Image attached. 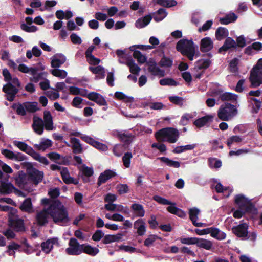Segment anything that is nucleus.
<instances>
[{
	"instance_id": "34",
	"label": "nucleus",
	"mask_w": 262,
	"mask_h": 262,
	"mask_svg": "<svg viewBox=\"0 0 262 262\" xmlns=\"http://www.w3.org/2000/svg\"><path fill=\"white\" fill-rule=\"evenodd\" d=\"M82 173L84 176L82 177V180L84 183H87L89 182V178L93 176L94 174V171L93 168L89 167L88 166H83L82 169Z\"/></svg>"
},
{
	"instance_id": "33",
	"label": "nucleus",
	"mask_w": 262,
	"mask_h": 262,
	"mask_svg": "<svg viewBox=\"0 0 262 262\" xmlns=\"http://www.w3.org/2000/svg\"><path fill=\"white\" fill-rule=\"evenodd\" d=\"M211 236L217 240H223L225 239L226 234L219 228L213 227Z\"/></svg>"
},
{
	"instance_id": "39",
	"label": "nucleus",
	"mask_w": 262,
	"mask_h": 262,
	"mask_svg": "<svg viewBox=\"0 0 262 262\" xmlns=\"http://www.w3.org/2000/svg\"><path fill=\"white\" fill-rule=\"evenodd\" d=\"M12 108L16 110V113L20 116H25L26 114V110L24 103L23 104H13L12 106Z\"/></svg>"
},
{
	"instance_id": "28",
	"label": "nucleus",
	"mask_w": 262,
	"mask_h": 262,
	"mask_svg": "<svg viewBox=\"0 0 262 262\" xmlns=\"http://www.w3.org/2000/svg\"><path fill=\"white\" fill-rule=\"evenodd\" d=\"M234 201L235 203L238 206L239 208L242 209L249 203V200L243 194H239L235 195Z\"/></svg>"
},
{
	"instance_id": "18",
	"label": "nucleus",
	"mask_w": 262,
	"mask_h": 262,
	"mask_svg": "<svg viewBox=\"0 0 262 262\" xmlns=\"http://www.w3.org/2000/svg\"><path fill=\"white\" fill-rule=\"evenodd\" d=\"M146 224L143 219H139L136 221L134 224V228L137 229V234L139 236H143L145 234L146 229Z\"/></svg>"
},
{
	"instance_id": "8",
	"label": "nucleus",
	"mask_w": 262,
	"mask_h": 262,
	"mask_svg": "<svg viewBox=\"0 0 262 262\" xmlns=\"http://www.w3.org/2000/svg\"><path fill=\"white\" fill-rule=\"evenodd\" d=\"M69 247L66 249L69 255H79L82 253L83 244H80L75 238H71L69 242Z\"/></svg>"
},
{
	"instance_id": "19",
	"label": "nucleus",
	"mask_w": 262,
	"mask_h": 262,
	"mask_svg": "<svg viewBox=\"0 0 262 262\" xmlns=\"http://www.w3.org/2000/svg\"><path fill=\"white\" fill-rule=\"evenodd\" d=\"M213 116L212 115H207L201 118H198L194 122V124L198 128H201L208 123L211 122L213 119Z\"/></svg>"
},
{
	"instance_id": "24",
	"label": "nucleus",
	"mask_w": 262,
	"mask_h": 262,
	"mask_svg": "<svg viewBox=\"0 0 262 262\" xmlns=\"http://www.w3.org/2000/svg\"><path fill=\"white\" fill-rule=\"evenodd\" d=\"M196 242V245L198 247L207 250H210L213 246L212 242L207 239L198 237Z\"/></svg>"
},
{
	"instance_id": "59",
	"label": "nucleus",
	"mask_w": 262,
	"mask_h": 262,
	"mask_svg": "<svg viewBox=\"0 0 262 262\" xmlns=\"http://www.w3.org/2000/svg\"><path fill=\"white\" fill-rule=\"evenodd\" d=\"M42 250L46 253L48 254L50 252L51 250L53 249V246L49 244V241L42 242L41 244Z\"/></svg>"
},
{
	"instance_id": "17",
	"label": "nucleus",
	"mask_w": 262,
	"mask_h": 262,
	"mask_svg": "<svg viewBox=\"0 0 262 262\" xmlns=\"http://www.w3.org/2000/svg\"><path fill=\"white\" fill-rule=\"evenodd\" d=\"M14 145L17 147L20 150L31 156L35 150L32 147L29 146L25 142L15 140L13 142Z\"/></svg>"
},
{
	"instance_id": "43",
	"label": "nucleus",
	"mask_w": 262,
	"mask_h": 262,
	"mask_svg": "<svg viewBox=\"0 0 262 262\" xmlns=\"http://www.w3.org/2000/svg\"><path fill=\"white\" fill-rule=\"evenodd\" d=\"M133 57L136 59L138 62L140 64L144 63L147 60L146 57L143 55L141 52L138 50H135L133 53Z\"/></svg>"
},
{
	"instance_id": "54",
	"label": "nucleus",
	"mask_w": 262,
	"mask_h": 262,
	"mask_svg": "<svg viewBox=\"0 0 262 262\" xmlns=\"http://www.w3.org/2000/svg\"><path fill=\"white\" fill-rule=\"evenodd\" d=\"M200 210L196 208H190L189 211V218L190 220L193 222L195 220H197L198 219V215L199 214Z\"/></svg>"
},
{
	"instance_id": "26",
	"label": "nucleus",
	"mask_w": 262,
	"mask_h": 262,
	"mask_svg": "<svg viewBox=\"0 0 262 262\" xmlns=\"http://www.w3.org/2000/svg\"><path fill=\"white\" fill-rule=\"evenodd\" d=\"M237 19V16L233 12L226 14L225 17L220 19V22L223 25H228L234 23Z\"/></svg>"
},
{
	"instance_id": "15",
	"label": "nucleus",
	"mask_w": 262,
	"mask_h": 262,
	"mask_svg": "<svg viewBox=\"0 0 262 262\" xmlns=\"http://www.w3.org/2000/svg\"><path fill=\"white\" fill-rule=\"evenodd\" d=\"M43 124L47 130H52L54 129L53 117L51 112L49 111L43 112Z\"/></svg>"
},
{
	"instance_id": "35",
	"label": "nucleus",
	"mask_w": 262,
	"mask_h": 262,
	"mask_svg": "<svg viewBox=\"0 0 262 262\" xmlns=\"http://www.w3.org/2000/svg\"><path fill=\"white\" fill-rule=\"evenodd\" d=\"M20 209L23 211L27 212H31L32 209V204L31 198H28L26 199L20 206Z\"/></svg>"
},
{
	"instance_id": "7",
	"label": "nucleus",
	"mask_w": 262,
	"mask_h": 262,
	"mask_svg": "<svg viewBox=\"0 0 262 262\" xmlns=\"http://www.w3.org/2000/svg\"><path fill=\"white\" fill-rule=\"evenodd\" d=\"M237 113L236 106L229 103L222 105L217 111L219 118L223 121H229Z\"/></svg>"
},
{
	"instance_id": "60",
	"label": "nucleus",
	"mask_w": 262,
	"mask_h": 262,
	"mask_svg": "<svg viewBox=\"0 0 262 262\" xmlns=\"http://www.w3.org/2000/svg\"><path fill=\"white\" fill-rule=\"evenodd\" d=\"M1 153L7 159L14 160L15 153L13 151L7 149H4L2 150Z\"/></svg>"
},
{
	"instance_id": "14",
	"label": "nucleus",
	"mask_w": 262,
	"mask_h": 262,
	"mask_svg": "<svg viewBox=\"0 0 262 262\" xmlns=\"http://www.w3.org/2000/svg\"><path fill=\"white\" fill-rule=\"evenodd\" d=\"M117 173L113 170L111 169L105 170L104 172L101 173L98 177L97 181L98 187L106 183L111 178L115 177Z\"/></svg>"
},
{
	"instance_id": "6",
	"label": "nucleus",
	"mask_w": 262,
	"mask_h": 262,
	"mask_svg": "<svg viewBox=\"0 0 262 262\" xmlns=\"http://www.w3.org/2000/svg\"><path fill=\"white\" fill-rule=\"evenodd\" d=\"M249 79L251 88H257L262 84V58L258 60L250 71Z\"/></svg>"
},
{
	"instance_id": "16",
	"label": "nucleus",
	"mask_w": 262,
	"mask_h": 262,
	"mask_svg": "<svg viewBox=\"0 0 262 262\" xmlns=\"http://www.w3.org/2000/svg\"><path fill=\"white\" fill-rule=\"evenodd\" d=\"M213 48V43L209 37L203 38L200 42V50L202 52H207Z\"/></svg>"
},
{
	"instance_id": "58",
	"label": "nucleus",
	"mask_w": 262,
	"mask_h": 262,
	"mask_svg": "<svg viewBox=\"0 0 262 262\" xmlns=\"http://www.w3.org/2000/svg\"><path fill=\"white\" fill-rule=\"evenodd\" d=\"M244 212L254 213L256 211L254 205L249 200V203L246 204L242 209Z\"/></svg>"
},
{
	"instance_id": "45",
	"label": "nucleus",
	"mask_w": 262,
	"mask_h": 262,
	"mask_svg": "<svg viewBox=\"0 0 262 262\" xmlns=\"http://www.w3.org/2000/svg\"><path fill=\"white\" fill-rule=\"evenodd\" d=\"M172 59L164 56L159 62V65L161 67L170 68L172 66Z\"/></svg>"
},
{
	"instance_id": "63",
	"label": "nucleus",
	"mask_w": 262,
	"mask_h": 262,
	"mask_svg": "<svg viewBox=\"0 0 262 262\" xmlns=\"http://www.w3.org/2000/svg\"><path fill=\"white\" fill-rule=\"evenodd\" d=\"M104 233L101 230H97L93 234L92 239L95 242H98L104 236Z\"/></svg>"
},
{
	"instance_id": "11",
	"label": "nucleus",
	"mask_w": 262,
	"mask_h": 262,
	"mask_svg": "<svg viewBox=\"0 0 262 262\" xmlns=\"http://www.w3.org/2000/svg\"><path fill=\"white\" fill-rule=\"evenodd\" d=\"M13 191H14L15 192L21 193V192L16 188L11 183H7L4 181H1L0 194L2 195L9 194Z\"/></svg>"
},
{
	"instance_id": "29",
	"label": "nucleus",
	"mask_w": 262,
	"mask_h": 262,
	"mask_svg": "<svg viewBox=\"0 0 262 262\" xmlns=\"http://www.w3.org/2000/svg\"><path fill=\"white\" fill-rule=\"evenodd\" d=\"M215 35L216 39L220 41L228 36L229 31L226 28L220 27L216 30Z\"/></svg>"
},
{
	"instance_id": "40",
	"label": "nucleus",
	"mask_w": 262,
	"mask_h": 262,
	"mask_svg": "<svg viewBox=\"0 0 262 262\" xmlns=\"http://www.w3.org/2000/svg\"><path fill=\"white\" fill-rule=\"evenodd\" d=\"M211 64V61L208 59H202L196 62L198 69L199 70L206 69Z\"/></svg>"
},
{
	"instance_id": "36",
	"label": "nucleus",
	"mask_w": 262,
	"mask_h": 262,
	"mask_svg": "<svg viewBox=\"0 0 262 262\" xmlns=\"http://www.w3.org/2000/svg\"><path fill=\"white\" fill-rule=\"evenodd\" d=\"M167 15L166 11L164 8H160L155 14L154 19L156 22L162 21Z\"/></svg>"
},
{
	"instance_id": "46",
	"label": "nucleus",
	"mask_w": 262,
	"mask_h": 262,
	"mask_svg": "<svg viewBox=\"0 0 262 262\" xmlns=\"http://www.w3.org/2000/svg\"><path fill=\"white\" fill-rule=\"evenodd\" d=\"M31 157L34 160L38 161L45 165H48L49 164V161L45 157L41 156L39 154L36 152L35 151L33 152Z\"/></svg>"
},
{
	"instance_id": "37",
	"label": "nucleus",
	"mask_w": 262,
	"mask_h": 262,
	"mask_svg": "<svg viewBox=\"0 0 262 262\" xmlns=\"http://www.w3.org/2000/svg\"><path fill=\"white\" fill-rule=\"evenodd\" d=\"M26 111L29 113H35L39 110L36 102H26L24 103Z\"/></svg>"
},
{
	"instance_id": "47",
	"label": "nucleus",
	"mask_w": 262,
	"mask_h": 262,
	"mask_svg": "<svg viewBox=\"0 0 262 262\" xmlns=\"http://www.w3.org/2000/svg\"><path fill=\"white\" fill-rule=\"evenodd\" d=\"M220 97L222 101L236 100V95L229 92H225L222 94L220 95Z\"/></svg>"
},
{
	"instance_id": "56",
	"label": "nucleus",
	"mask_w": 262,
	"mask_h": 262,
	"mask_svg": "<svg viewBox=\"0 0 262 262\" xmlns=\"http://www.w3.org/2000/svg\"><path fill=\"white\" fill-rule=\"evenodd\" d=\"M238 59L236 58H234L232 59L229 64V67L230 69V71L233 73L236 72L238 71Z\"/></svg>"
},
{
	"instance_id": "31",
	"label": "nucleus",
	"mask_w": 262,
	"mask_h": 262,
	"mask_svg": "<svg viewBox=\"0 0 262 262\" xmlns=\"http://www.w3.org/2000/svg\"><path fill=\"white\" fill-rule=\"evenodd\" d=\"M58 56L59 57V58H56L55 56L53 59L52 60L51 67L52 68H59L66 61V58L63 55L59 54Z\"/></svg>"
},
{
	"instance_id": "38",
	"label": "nucleus",
	"mask_w": 262,
	"mask_h": 262,
	"mask_svg": "<svg viewBox=\"0 0 262 262\" xmlns=\"http://www.w3.org/2000/svg\"><path fill=\"white\" fill-rule=\"evenodd\" d=\"M156 3L161 6L167 8L174 7L178 4L176 0H157Z\"/></svg>"
},
{
	"instance_id": "41",
	"label": "nucleus",
	"mask_w": 262,
	"mask_h": 262,
	"mask_svg": "<svg viewBox=\"0 0 262 262\" xmlns=\"http://www.w3.org/2000/svg\"><path fill=\"white\" fill-rule=\"evenodd\" d=\"M50 73L54 76L61 79L65 78L67 76V72L64 70L55 69L51 70Z\"/></svg>"
},
{
	"instance_id": "3",
	"label": "nucleus",
	"mask_w": 262,
	"mask_h": 262,
	"mask_svg": "<svg viewBox=\"0 0 262 262\" xmlns=\"http://www.w3.org/2000/svg\"><path fill=\"white\" fill-rule=\"evenodd\" d=\"M179 132L176 128L166 127L162 128L155 133V138L158 141H167L170 143H176L179 137Z\"/></svg>"
},
{
	"instance_id": "51",
	"label": "nucleus",
	"mask_w": 262,
	"mask_h": 262,
	"mask_svg": "<svg viewBox=\"0 0 262 262\" xmlns=\"http://www.w3.org/2000/svg\"><path fill=\"white\" fill-rule=\"evenodd\" d=\"M20 29L23 31L28 33L35 32L38 30V28L36 26L34 25L29 26L25 23L20 25Z\"/></svg>"
},
{
	"instance_id": "21",
	"label": "nucleus",
	"mask_w": 262,
	"mask_h": 262,
	"mask_svg": "<svg viewBox=\"0 0 262 262\" xmlns=\"http://www.w3.org/2000/svg\"><path fill=\"white\" fill-rule=\"evenodd\" d=\"M235 49V41L231 37H228L225 39L223 45L219 48V53H221L222 52H226L229 49Z\"/></svg>"
},
{
	"instance_id": "44",
	"label": "nucleus",
	"mask_w": 262,
	"mask_h": 262,
	"mask_svg": "<svg viewBox=\"0 0 262 262\" xmlns=\"http://www.w3.org/2000/svg\"><path fill=\"white\" fill-rule=\"evenodd\" d=\"M198 237H181L179 238V241L182 244L185 245H195L197 243Z\"/></svg>"
},
{
	"instance_id": "23",
	"label": "nucleus",
	"mask_w": 262,
	"mask_h": 262,
	"mask_svg": "<svg viewBox=\"0 0 262 262\" xmlns=\"http://www.w3.org/2000/svg\"><path fill=\"white\" fill-rule=\"evenodd\" d=\"M70 143L72 144V152L73 154H78L82 152V145L78 139L72 137L70 138Z\"/></svg>"
},
{
	"instance_id": "53",
	"label": "nucleus",
	"mask_w": 262,
	"mask_h": 262,
	"mask_svg": "<svg viewBox=\"0 0 262 262\" xmlns=\"http://www.w3.org/2000/svg\"><path fill=\"white\" fill-rule=\"evenodd\" d=\"M132 158V154L130 152H127L125 153L122 157V161L124 166L126 168H128L130 164V160Z\"/></svg>"
},
{
	"instance_id": "50",
	"label": "nucleus",
	"mask_w": 262,
	"mask_h": 262,
	"mask_svg": "<svg viewBox=\"0 0 262 262\" xmlns=\"http://www.w3.org/2000/svg\"><path fill=\"white\" fill-rule=\"evenodd\" d=\"M60 174L63 182L66 184H68V182L70 180V179L72 177H70L68 168L63 167L60 171Z\"/></svg>"
},
{
	"instance_id": "9",
	"label": "nucleus",
	"mask_w": 262,
	"mask_h": 262,
	"mask_svg": "<svg viewBox=\"0 0 262 262\" xmlns=\"http://www.w3.org/2000/svg\"><path fill=\"white\" fill-rule=\"evenodd\" d=\"M249 226L246 223L239 224L237 226H234L232 228V232L237 237L244 239L248 235V229Z\"/></svg>"
},
{
	"instance_id": "5",
	"label": "nucleus",
	"mask_w": 262,
	"mask_h": 262,
	"mask_svg": "<svg viewBox=\"0 0 262 262\" xmlns=\"http://www.w3.org/2000/svg\"><path fill=\"white\" fill-rule=\"evenodd\" d=\"M23 168L26 169L28 180L36 185L40 183L43 178V172L34 168L31 163L24 162L21 163Z\"/></svg>"
},
{
	"instance_id": "48",
	"label": "nucleus",
	"mask_w": 262,
	"mask_h": 262,
	"mask_svg": "<svg viewBox=\"0 0 262 262\" xmlns=\"http://www.w3.org/2000/svg\"><path fill=\"white\" fill-rule=\"evenodd\" d=\"M89 69L93 73L95 74H100L102 76V78H104L105 77L104 69L102 66H98L96 67H90Z\"/></svg>"
},
{
	"instance_id": "42",
	"label": "nucleus",
	"mask_w": 262,
	"mask_h": 262,
	"mask_svg": "<svg viewBox=\"0 0 262 262\" xmlns=\"http://www.w3.org/2000/svg\"><path fill=\"white\" fill-rule=\"evenodd\" d=\"M159 83L161 85L177 86L179 83L171 78H163L159 81Z\"/></svg>"
},
{
	"instance_id": "25",
	"label": "nucleus",
	"mask_w": 262,
	"mask_h": 262,
	"mask_svg": "<svg viewBox=\"0 0 262 262\" xmlns=\"http://www.w3.org/2000/svg\"><path fill=\"white\" fill-rule=\"evenodd\" d=\"M52 142L49 139H42V141L39 144H35L34 147L39 150L45 151L52 146Z\"/></svg>"
},
{
	"instance_id": "22",
	"label": "nucleus",
	"mask_w": 262,
	"mask_h": 262,
	"mask_svg": "<svg viewBox=\"0 0 262 262\" xmlns=\"http://www.w3.org/2000/svg\"><path fill=\"white\" fill-rule=\"evenodd\" d=\"M149 67L148 71L154 76H159V77H163L165 75V71L160 69L157 67L156 63L155 61L150 62L148 63Z\"/></svg>"
},
{
	"instance_id": "57",
	"label": "nucleus",
	"mask_w": 262,
	"mask_h": 262,
	"mask_svg": "<svg viewBox=\"0 0 262 262\" xmlns=\"http://www.w3.org/2000/svg\"><path fill=\"white\" fill-rule=\"evenodd\" d=\"M246 39L243 35H240L236 38V41H235V48L238 47L243 48L246 46Z\"/></svg>"
},
{
	"instance_id": "20",
	"label": "nucleus",
	"mask_w": 262,
	"mask_h": 262,
	"mask_svg": "<svg viewBox=\"0 0 262 262\" xmlns=\"http://www.w3.org/2000/svg\"><path fill=\"white\" fill-rule=\"evenodd\" d=\"M23 171L18 172L17 176L15 177L16 184L20 188L25 187L27 184L28 176Z\"/></svg>"
},
{
	"instance_id": "49",
	"label": "nucleus",
	"mask_w": 262,
	"mask_h": 262,
	"mask_svg": "<svg viewBox=\"0 0 262 262\" xmlns=\"http://www.w3.org/2000/svg\"><path fill=\"white\" fill-rule=\"evenodd\" d=\"M153 200L161 205H175V203H173L166 199L157 195L153 196Z\"/></svg>"
},
{
	"instance_id": "52",
	"label": "nucleus",
	"mask_w": 262,
	"mask_h": 262,
	"mask_svg": "<svg viewBox=\"0 0 262 262\" xmlns=\"http://www.w3.org/2000/svg\"><path fill=\"white\" fill-rule=\"evenodd\" d=\"M169 100L173 104L180 106H182L183 105L184 99L179 96H169L168 97Z\"/></svg>"
},
{
	"instance_id": "10",
	"label": "nucleus",
	"mask_w": 262,
	"mask_h": 262,
	"mask_svg": "<svg viewBox=\"0 0 262 262\" xmlns=\"http://www.w3.org/2000/svg\"><path fill=\"white\" fill-rule=\"evenodd\" d=\"M3 91L7 95V100L11 102L14 100L15 96L18 92V89L11 82H8L3 86Z\"/></svg>"
},
{
	"instance_id": "32",
	"label": "nucleus",
	"mask_w": 262,
	"mask_h": 262,
	"mask_svg": "<svg viewBox=\"0 0 262 262\" xmlns=\"http://www.w3.org/2000/svg\"><path fill=\"white\" fill-rule=\"evenodd\" d=\"M131 208L137 214V216L143 217L144 216L145 211L142 205L138 203H134L131 206Z\"/></svg>"
},
{
	"instance_id": "4",
	"label": "nucleus",
	"mask_w": 262,
	"mask_h": 262,
	"mask_svg": "<svg viewBox=\"0 0 262 262\" xmlns=\"http://www.w3.org/2000/svg\"><path fill=\"white\" fill-rule=\"evenodd\" d=\"M179 132L176 128L166 127L162 128L155 133V138L158 141H167L170 143H176L179 137Z\"/></svg>"
},
{
	"instance_id": "2",
	"label": "nucleus",
	"mask_w": 262,
	"mask_h": 262,
	"mask_svg": "<svg viewBox=\"0 0 262 262\" xmlns=\"http://www.w3.org/2000/svg\"><path fill=\"white\" fill-rule=\"evenodd\" d=\"M197 49L198 47L194 45L192 39H180L176 45L177 50L191 61L193 60Z\"/></svg>"
},
{
	"instance_id": "27",
	"label": "nucleus",
	"mask_w": 262,
	"mask_h": 262,
	"mask_svg": "<svg viewBox=\"0 0 262 262\" xmlns=\"http://www.w3.org/2000/svg\"><path fill=\"white\" fill-rule=\"evenodd\" d=\"M83 246L82 253L83 252L86 254L94 256L96 255L99 252V250L98 248L93 247L90 245L83 244Z\"/></svg>"
},
{
	"instance_id": "12",
	"label": "nucleus",
	"mask_w": 262,
	"mask_h": 262,
	"mask_svg": "<svg viewBox=\"0 0 262 262\" xmlns=\"http://www.w3.org/2000/svg\"><path fill=\"white\" fill-rule=\"evenodd\" d=\"M45 125L43 120L37 116H34L33 118V123L32 127L34 132L39 135L43 134Z\"/></svg>"
},
{
	"instance_id": "64",
	"label": "nucleus",
	"mask_w": 262,
	"mask_h": 262,
	"mask_svg": "<svg viewBox=\"0 0 262 262\" xmlns=\"http://www.w3.org/2000/svg\"><path fill=\"white\" fill-rule=\"evenodd\" d=\"M85 57L90 64L98 65L100 62V60L95 57L93 55H89L88 56H85Z\"/></svg>"
},
{
	"instance_id": "61",
	"label": "nucleus",
	"mask_w": 262,
	"mask_h": 262,
	"mask_svg": "<svg viewBox=\"0 0 262 262\" xmlns=\"http://www.w3.org/2000/svg\"><path fill=\"white\" fill-rule=\"evenodd\" d=\"M120 140L126 144H128L131 141V138L132 137L131 134H126L125 133L120 134L118 135Z\"/></svg>"
},
{
	"instance_id": "62",
	"label": "nucleus",
	"mask_w": 262,
	"mask_h": 262,
	"mask_svg": "<svg viewBox=\"0 0 262 262\" xmlns=\"http://www.w3.org/2000/svg\"><path fill=\"white\" fill-rule=\"evenodd\" d=\"M117 189L119 194L126 193L129 191V188L127 184H119L117 186Z\"/></svg>"
},
{
	"instance_id": "55",
	"label": "nucleus",
	"mask_w": 262,
	"mask_h": 262,
	"mask_svg": "<svg viewBox=\"0 0 262 262\" xmlns=\"http://www.w3.org/2000/svg\"><path fill=\"white\" fill-rule=\"evenodd\" d=\"M242 141V138L237 135L232 136L229 138L227 141V144L229 147H230L233 143H239Z\"/></svg>"
},
{
	"instance_id": "13",
	"label": "nucleus",
	"mask_w": 262,
	"mask_h": 262,
	"mask_svg": "<svg viewBox=\"0 0 262 262\" xmlns=\"http://www.w3.org/2000/svg\"><path fill=\"white\" fill-rule=\"evenodd\" d=\"M9 225L17 232L25 231L24 220L21 219H10L9 220Z\"/></svg>"
},
{
	"instance_id": "1",
	"label": "nucleus",
	"mask_w": 262,
	"mask_h": 262,
	"mask_svg": "<svg viewBox=\"0 0 262 262\" xmlns=\"http://www.w3.org/2000/svg\"><path fill=\"white\" fill-rule=\"evenodd\" d=\"M41 202L43 206L48 207H44L37 212L35 219L38 226H43L48 224L49 215L56 224L67 223L69 221L68 211L59 200L43 198Z\"/></svg>"
},
{
	"instance_id": "30",
	"label": "nucleus",
	"mask_w": 262,
	"mask_h": 262,
	"mask_svg": "<svg viewBox=\"0 0 262 262\" xmlns=\"http://www.w3.org/2000/svg\"><path fill=\"white\" fill-rule=\"evenodd\" d=\"M161 162L164 163L167 166L174 168H179L180 167L181 163L179 161H173L165 157L158 158Z\"/></svg>"
}]
</instances>
